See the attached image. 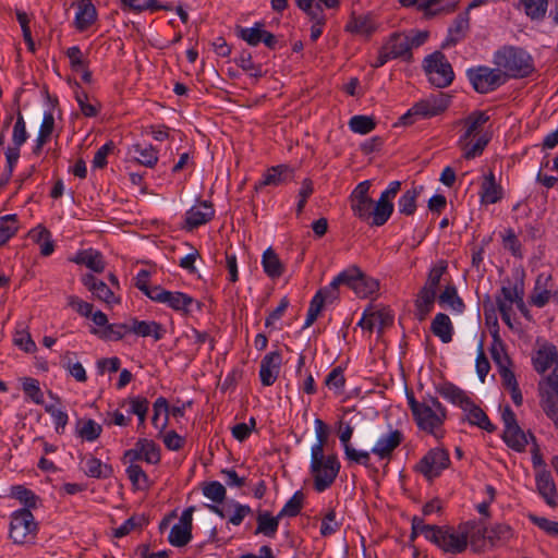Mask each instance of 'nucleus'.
<instances>
[{"label":"nucleus","mask_w":558,"mask_h":558,"mask_svg":"<svg viewBox=\"0 0 558 558\" xmlns=\"http://www.w3.org/2000/svg\"><path fill=\"white\" fill-rule=\"evenodd\" d=\"M383 47L387 50L392 59L400 58L407 62H410L413 58L410 37L402 33H392Z\"/></svg>","instance_id":"9b49d317"},{"label":"nucleus","mask_w":558,"mask_h":558,"mask_svg":"<svg viewBox=\"0 0 558 558\" xmlns=\"http://www.w3.org/2000/svg\"><path fill=\"white\" fill-rule=\"evenodd\" d=\"M379 289V281L364 274L361 269L356 279L354 292L359 298H368Z\"/></svg>","instance_id":"37998d69"},{"label":"nucleus","mask_w":558,"mask_h":558,"mask_svg":"<svg viewBox=\"0 0 558 558\" xmlns=\"http://www.w3.org/2000/svg\"><path fill=\"white\" fill-rule=\"evenodd\" d=\"M314 424L317 441L311 449L310 471L314 478V489L323 493L335 483L341 464L336 454H324L329 437L328 425L320 418H315Z\"/></svg>","instance_id":"f257e3e1"},{"label":"nucleus","mask_w":558,"mask_h":558,"mask_svg":"<svg viewBox=\"0 0 558 558\" xmlns=\"http://www.w3.org/2000/svg\"><path fill=\"white\" fill-rule=\"evenodd\" d=\"M11 497L17 499L24 508L31 509L37 508V502L39 501V497L29 488L24 485H14L10 489Z\"/></svg>","instance_id":"c03bdc74"},{"label":"nucleus","mask_w":558,"mask_h":558,"mask_svg":"<svg viewBox=\"0 0 558 558\" xmlns=\"http://www.w3.org/2000/svg\"><path fill=\"white\" fill-rule=\"evenodd\" d=\"M130 332L141 337H153L155 341L161 340L166 335L165 327L155 320L146 322L137 318L131 319Z\"/></svg>","instance_id":"412c9836"},{"label":"nucleus","mask_w":558,"mask_h":558,"mask_svg":"<svg viewBox=\"0 0 558 558\" xmlns=\"http://www.w3.org/2000/svg\"><path fill=\"white\" fill-rule=\"evenodd\" d=\"M463 411L468 412L466 420L471 425L477 426L487 433L496 430L497 427L490 422L484 410L475 404L473 400H471L470 405H464Z\"/></svg>","instance_id":"a878e982"},{"label":"nucleus","mask_w":558,"mask_h":558,"mask_svg":"<svg viewBox=\"0 0 558 558\" xmlns=\"http://www.w3.org/2000/svg\"><path fill=\"white\" fill-rule=\"evenodd\" d=\"M85 474L93 478H109L113 475V468L102 463L98 458L90 456L85 461Z\"/></svg>","instance_id":"4c0bfd02"},{"label":"nucleus","mask_w":558,"mask_h":558,"mask_svg":"<svg viewBox=\"0 0 558 558\" xmlns=\"http://www.w3.org/2000/svg\"><path fill=\"white\" fill-rule=\"evenodd\" d=\"M97 19V11L90 0H83L78 4L77 12L75 14L74 24L75 27L83 32L87 29Z\"/></svg>","instance_id":"7c9ffc66"},{"label":"nucleus","mask_w":558,"mask_h":558,"mask_svg":"<svg viewBox=\"0 0 558 558\" xmlns=\"http://www.w3.org/2000/svg\"><path fill=\"white\" fill-rule=\"evenodd\" d=\"M163 304H167L171 310L175 312H182L184 315L191 314L192 305H195L198 312L203 308V303L201 301H197L191 295L180 291H169Z\"/></svg>","instance_id":"6ab92c4d"},{"label":"nucleus","mask_w":558,"mask_h":558,"mask_svg":"<svg viewBox=\"0 0 558 558\" xmlns=\"http://www.w3.org/2000/svg\"><path fill=\"white\" fill-rule=\"evenodd\" d=\"M37 523L27 508L16 510L11 515L9 536L15 544H24L28 536H35Z\"/></svg>","instance_id":"1a4fd4ad"},{"label":"nucleus","mask_w":558,"mask_h":558,"mask_svg":"<svg viewBox=\"0 0 558 558\" xmlns=\"http://www.w3.org/2000/svg\"><path fill=\"white\" fill-rule=\"evenodd\" d=\"M549 0H520L519 7H522L524 13L532 21H543L547 13Z\"/></svg>","instance_id":"ea45409f"},{"label":"nucleus","mask_w":558,"mask_h":558,"mask_svg":"<svg viewBox=\"0 0 558 558\" xmlns=\"http://www.w3.org/2000/svg\"><path fill=\"white\" fill-rule=\"evenodd\" d=\"M393 213V204L392 202L384 201V198H379L376 203H374L372 208V221L371 226L380 227L384 226L390 216Z\"/></svg>","instance_id":"58836bf2"},{"label":"nucleus","mask_w":558,"mask_h":558,"mask_svg":"<svg viewBox=\"0 0 558 558\" xmlns=\"http://www.w3.org/2000/svg\"><path fill=\"white\" fill-rule=\"evenodd\" d=\"M534 369L538 374H544L551 365L558 361V352L555 345L548 344L541 348L532 359Z\"/></svg>","instance_id":"cd10ccee"},{"label":"nucleus","mask_w":558,"mask_h":558,"mask_svg":"<svg viewBox=\"0 0 558 558\" xmlns=\"http://www.w3.org/2000/svg\"><path fill=\"white\" fill-rule=\"evenodd\" d=\"M489 141L490 136H488L487 134H482L477 137L475 143H472L471 140H468L464 143H458V145L460 149L463 151V158L466 160H471L483 154Z\"/></svg>","instance_id":"a19ab883"},{"label":"nucleus","mask_w":558,"mask_h":558,"mask_svg":"<svg viewBox=\"0 0 558 558\" xmlns=\"http://www.w3.org/2000/svg\"><path fill=\"white\" fill-rule=\"evenodd\" d=\"M535 482L537 492L545 499L546 504L550 507H556L558 492L550 472L546 469L541 470L536 473Z\"/></svg>","instance_id":"f3484780"},{"label":"nucleus","mask_w":558,"mask_h":558,"mask_svg":"<svg viewBox=\"0 0 558 558\" xmlns=\"http://www.w3.org/2000/svg\"><path fill=\"white\" fill-rule=\"evenodd\" d=\"M125 472L134 489L147 490L150 487L148 475L141 465L131 463V465L126 468Z\"/></svg>","instance_id":"49530a36"},{"label":"nucleus","mask_w":558,"mask_h":558,"mask_svg":"<svg viewBox=\"0 0 558 558\" xmlns=\"http://www.w3.org/2000/svg\"><path fill=\"white\" fill-rule=\"evenodd\" d=\"M234 62L252 77L260 78L264 76L262 64H256L253 62L252 53L248 50H242L240 56L235 58Z\"/></svg>","instance_id":"de8ad7c7"},{"label":"nucleus","mask_w":558,"mask_h":558,"mask_svg":"<svg viewBox=\"0 0 558 558\" xmlns=\"http://www.w3.org/2000/svg\"><path fill=\"white\" fill-rule=\"evenodd\" d=\"M487 541L493 547L506 545L513 536V529L507 523H495L487 527Z\"/></svg>","instance_id":"72a5a7b5"},{"label":"nucleus","mask_w":558,"mask_h":558,"mask_svg":"<svg viewBox=\"0 0 558 558\" xmlns=\"http://www.w3.org/2000/svg\"><path fill=\"white\" fill-rule=\"evenodd\" d=\"M82 283L93 293L98 300L107 304H119L120 298H116L112 290L102 281L97 279L92 274H86L82 277Z\"/></svg>","instance_id":"dca6fc26"},{"label":"nucleus","mask_w":558,"mask_h":558,"mask_svg":"<svg viewBox=\"0 0 558 558\" xmlns=\"http://www.w3.org/2000/svg\"><path fill=\"white\" fill-rule=\"evenodd\" d=\"M123 10H128L135 13H142L144 11H171L172 4H161L158 0H120Z\"/></svg>","instance_id":"bb28decb"},{"label":"nucleus","mask_w":558,"mask_h":558,"mask_svg":"<svg viewBox=\"0 0 558 558\" xmlns=\"http://www.w3.org/2000/svg\"><path fill=\"white\" fill-rule=\"evenodd\" d=\"M476 527V521L470 520L459 525V531L450 525H434L430 543L442 553L459 555L466 550L469 545V531Z\"/></svg>","instance_id":"7ed1b4c3"},{"label":"nucleus","mask_w":558,"mask_h":558,"mask_svg":"<svg viewBox=\"0 0 558 558\" xmlns=\"http://www.w3.org/2000/svg\"><path fill=\"white\" fill-rule=\"evenodd\" d=\"M435 290L422 287L417 293V298L414 302L415 305V317L417 320L423 322L427 315L432 312L436 299Z\"/></svg>","instance_id":"b1692460"},{"label":"nucleus","mask_w":558,"mask_h":558,"mask_svg":"<svg viewBox=\"0 0 558 558\" xmlns=\"http://www.w3.org/2000/svg\"><path fill=\"white\" fill-rule=\"evenodd\" d=\"M264 272L271 279L281 277L284 272V265L272 247H268L262 256Z\"/></svg>","instance_id":"c85d7f7f"},{"label":"nucleus","mask_w":558,"mask_h":558,"mask_svg":"<svg viewBox=\"0 0 558 558\" xmlns=\"http://www.w3.org/2000/svg\"><path fill=\"white\" fill-rule=\"evenodd\" d=\"M143 460L149 464H158L161 460V451L158 444L151 439L140 438Z\"/></svg>","instance_id":"09e8293b"},{"label":"nucleus","mask_w":558,"mask_h":558,"mask_svg":"<svg viewBox=\"0 0 558 558\" xmlns=\"http://www.w3.org/2000/svg\"><path fill=\"white\" fill-rule=\"evenodd\" d=\"M192 539V530L174 524L169 533L168 542L175 547H183Z\"/></svg>","instance_id":"e2e57ef3"},{"label":"nucleus","mask_w":558,"mask_h":558,"mask_svg":"<svg viewBox=\"0 0 558 558\" xmlns=\"http://www.w3.org/2000/svg\"><path fill=\"white\" fill-rule=\"evenodd\" d=\"M450 96L445 93L430 95L426 99L415 102L404 114L399 118V124L412 125L416 118H433L447 110Z\"/></svg>","instance_id":"39448f33"},{"label":"nucleus","mask_w":558,"mask_h":558,"mask_svg":"<svg viewBox=\"0 0 558 558\" xmlns=\"http://www.w3.org/2000/svg\"><path fill=\"white\" fill-rule=\"evenodd\" d=\"M468 78L475 92L487 94L504 85L507 81L501 71L488 66L471 68L466 71Z\"/></svg>","instance_id":"0eeeda50"},{"label":"nucleus","mask_w":558,"mask_h":558,"mask_svg":"<svg viewBox=\"0 0 558 558\" xmlns=\"http://www.w3.org/2000/svg\"><path fill=\"white\" fill-rule=\"evenodd\" d=\"M480 194L484 204H495L502 198V187L496 182L492 170L484 175Z\"/></svg>","instance_id":"4be33fe9"},{"label":"nucleus","mask_w":558,"mask_h":558,"mask_svg":"<svg viewBox=\"0 0 558 558\" xmlns=\"http://www.w3.org/2000/svg\"><path fill=\"white\" fill-rule=\"evenodd\" d=\"M435 524H426L423 518L414 515L411 520V533L409 542L412 543L418 535H423L428 542L432 541Z\"/></svg>","instance_id":"4d7b16f0"},{"label":"nucleus","mask_w":558,"mask_h":558,"mask_svg":"<svg viewBox=\"0 0 558 558\" xmlns=\"http://www.w3.org/2000/svg\"><path fill=\"white\" fill-rule=\"evenodd\" d=\"M226 487L217 481L209 482L203 487L204 496L216 504H221L226 499Z\"/></svg>","instance_id":"69168bd1"},{"label":"nucleus","mask_w":558,"mask_h":558,"mask_svg":"<svg viewBox=\"0 0 558 558\" xmlns=\"http://www.w3.org/2000/svg\"><path fill=\"white\" fill-rule=\"evenodd\" d=\"M90 332L105 341H119L130 332V325L128 324H109L106 328L97 329L93 327Z\"/></svg>","instance_id":"e433bc0d"},{"label":"nucleus","mask_w":558,"mask_h":558,"mask_svg":"<svg viewBox=\"0 0 558 558\" xmlns=\"http://www.w3.org/2000/svg\"><path fill=\"white\" fill-rule=\"evenodd\" d=\"M282 356L279 351L267 353L260 361L259 378L263 386H271L278 378Z\"/></svg>","instance_id":"ddd939ff"},{"label":"nucleus","mask_w":558,"mask_h":558,"mask_svg":"<svg viewBox=\"0 0 558 558\" xmlns=\"http://www.w3.org/2000/svg\"><path fill=\"white\" fill-rule=\"evenodd\" d=\"M450 457L444 448H433L415 465V471L421 473L427 481L438 477L444 470L449 468Z\"/></svg>","instance_id":"6e6552de"},{"label":"nucleus","mask_w":558,"mask_h":558,"mask_svg":"<svg viewBox=\"0 0 558 558\" xmlns=\"http://www.w3.org/2000/svg\"><path fill=\"white\" fill-rule=\"evenodd\" d=\"M76 87L77 89L75 90V99L78 104L82 113L87 118L96 117L99 113L100 104H89L87 93L84 92L77 83Z\"/></svg>","instance_id":"13d9d810"},{"label":"nucleus","mask_w":558,"mask_h":558,"mask_svg":"<svg viewBox=\"0 0 558 558\" xmlns=\"http://www.w3.org/2000/svg\"><path fill=\"white\" fill-rule=\"evenodd\" d=\"M404 436L401 430L393 429L387 435H383L375 446L372 448V453L381 460H390L395 449H397L403 441Z\"/></svg>","instance_id":"f8f14e48"},{"label":"nucleus","mask_w":558,"mask_h":558,"mask_svg":"<svg viewBox=\"0 0 558 558\" xmlns=\"http://www.w3.org/2000/svg\"><path fill=\"white\" fill-rule=\"evenodd\" d=\"M215 216L214 205L210 201L199 202V207H192L185 214V228L187 230L196 229L209 222Z\"/></svg>","instance_id":"4468645a"},{"label":"nucleus","mask_w":558,"mask_h":558,"mask_svg":"<svg viewBox=\"0 0 558 558\" xmlns=\"http://www.w3.org/2000/svg\"><path fill=\"white\" fill-rule=\"evenodd\" d=\"M101 432V425L92 418L77 421L76 433L83 440L95 441L100 437Z\"/></svg>","instance_id":"79ce46f5"},{"label":"nucleus","mask_w":558,"mask_h":558,"mask_svg":"<svg viewBox=\"0 0 558 558\" xmlns=\"http://www.w3.org/2000/svg\"><path fill=\"white\" fill-rule=\"evenodd\" d=\"M489 120L485 111H474L470 113L463 121L465 125L464 133L460 136L458 143H464L475 136L480 129Z\"/></svg>","instance_id":"473e14b6"},{"label":"nucleus","mask_w":558,"mask_h":558,"mask_svg":"<svg viewBox=\"0 0 558 558\" xmlns=\"http://www.w3.org/2000/svg\"><path fill=\"white\" fill-rule=\"evenodd\" d=\"M407 399L417 427L436 438L442 437V435H438V430L447 418V410L441 409L439 412L432 409L426 401H417L413 392H408Z\"/></svg>","instance_id":"20e7f679"},{"label":"nucleus","mask_w":558,"mask_h":558,"mask_svg":"<svg viewBox=\"0 0 558 558\" xmlns=\"http://www.w3.org/2000/svg\"><path fill=\"white\" fill-rule=\"evenodd\" d=\"M377 28L375 21L369 15H351L347 23L345 32L371 36Z\"/></svg>","instance_id":"c756f323"},{"label":"nucleus","mask_w":558,"mask_h":558,"mask_svg":"<svg viewBox=\"0 0 558 558\" xmlns=\"http://www.w3.org/2000/svg\"><path fill=\"white\" fill-rule=\"evenodd\" d=\"M470 29V14L468 11L461 12L453 20L452 25L448 28V35L441 45V48L456 46L465 38Z\"/></svg>","instance_id":"2eb2a0df"},{"label":"nucleus","mask_w":558,"mask_h":558,"mask_svg":"<svg viewBox=\"0 0 558 558\" xmlns=\"http://www.w3.org/2000/svg\"><path fill=\"white\" fill-rule=\"evenodd\" d=\"M305 496L302 490H298L293 496L286 502L282 509L279 511V517L294 518L301 513L303 508Z\"/></svg>","instance_id":"864d4df0"},{"label":"nucleus","mask_w":558,"mask_h":558,"mask_svg":"<svg viewBox=\"0 0 558 558\" xmlns=\"http://www.w3.org/2000/svg\"><path fill=\"white\" fill-rule=\"evenodd\" d=\"M24 393L36 404L44 403V393L39 387V381L32 377L23 379Z\"/></svg>","instance_id":"0e129e2a"},{"label":"nucleus","mask_w":558,"mask_h":558,"mask_svg":"<svg viewBox=\"0 0 558 558\" xmlns=\"http://www.w3.org/2000/svg\"><path fill=\"white\" fill-rule=\"evenodd\" d=\"M424 70L428 75L430 84L438 88L449 86L454 78L450 62L440 51H435L424 59Z\"/></svg>","instance_id":"423d86ee"},{"label":"nucleus","mask_w":558,"mask_h":558,"mask_svg":"<svg viewBox=\"0 0 558 558\" xmlns=\"http://www.w3.org/2000/svg\"><path fill=\"white\" fill-rule=\"evenodd\" d=\"M524 299V288L523 281L520 280L515 282L512 287L502 286L500 289V293L496 295V304L498 311L501 315L502 320L506 325L512 328L510 312L512 310V304L515 303L517 307L523 306Z\"/></svg>","instance_id":"9d476101"},{"label":"nucleus","mask_w":558,"mask_h":558,"mask_svg":"<svg viewBox=\"0 0 558 558\" xmlns=\"http://www.w3.org/2000/svg\"><path fill=\"white\" fill-rule=\"evenodd\" d=\"M440 303H446L458 313H462L465 308L463 300L458 295L454 284H447L438 298Z\"/></svg>","instance_id":"8fccbe9b"},{"label":"nucleus","mask_w":558,"mask_h":558,"mask_svg":"<svg viewBox=\"0 0 558 558\" xmlns=\"http://www.w3.org/2000/svg\"><path fill=\"white\" fill-rule=\"evenodd\" d=\"M263 27L264 23L262 22H256L254 26L250 28L238 25L235 27V34L240 39L246 41L247 45L255 47L262 43Z\"/></svg>","instance_id":"a18cd8bd"},{"label":"nucleus","mask_w":558,"mask_h":558,"mask_svg":"<svg viewBox=\"0 0 558 558\" xmlns=\"http://www.w3.org/2000/svg\"><path fill=\"white\" fill-rule=\"evenodd\" d=\"M501 438L512 450L523 452L529 444L530 436L519 425H515L510 429L505 428Z\"/></svg>","instance_id":"2f4dec72"},{"label":"nucleus","mask_w":558,"mask_h":558,"mask_svg":"<svg viewBox=\"0 0 558 558\" xmlns=\"http://www.w3.org/2000/svg\"><path fill=\"white\" fill-rule=\"evenodd\" d=\"M325 385L329 389H333L336 392H342L345 385V377L343 375V368L336 366L325 378Z\"/></svg>","instance_id":"338daca9"},{"label":"nucleus","mask_w":558,"mask_h":558,"mask_svg":"<svg viewBox=\"0 0 558 558\" xmlns=\"http://www.w3.org/2000/svg\"><path fill=\"white\" fill-rule=\"evenodd\" d=\"M430 331L438 337L441 342L449 343L452 340L453 327L447 314L438 313L432 324Z\"/></svg>","instance_id":"f704fd0d"},{"label":"nucleus","mask_w":558,"mask_h":558,"mask_svg":"<svg viewBox=\"0 0 558 558\" xmlns=\"http://www.w3.org/2000/svg\"><path fill=\"white\" fill-rule=\"evenodd\" d=\"M494 343L490 349L492 357L499 369H501L502 366H510L511 365V359L509 355L505 352V347L502 341L499 338L498 331L496 330L493 333Z\"/></svg>","instance_id":"6e6d98bb"},{"label":"nucleus","mask_w":558,"mask_h":558,"mask_svg":"<svg viewBox=\"0 0 558 558\" xmlns=\"http://www.w3.org/2000/svg\"><path fill=\"white\" fill-rule=\"evenodd\" d=\"M69 260L77 265H85L87 268L98 274L104 272L106 267L102 254L93 248L81 250L75 256L70 257Z\"/></svg>","instance_id":"aec40b11"},{"label":"nucleus","mask_w":558,"mask_h":558,"mask_svg":"<svg viewBox=\"0 0 558 558\" xmlns=\"http://www.w3.org/2000/svg\"><path fill=\"white\" fill-rule=\"evenodd\" d=\"M423 185H413L407 190L398 201L399 213L405 216L414 215L416 210V199L423 192Z\"/></svg>","instance_id":"c9c22d12"},{"label":"nucleus","mask_w":558,"mask_h":558,"mask_svg":"<svg viewBox=\"0 0 558 558\" xmlns=\"http://www.w3.org/2000/svg\"><path fill=\"white\" fill-rule=\"evenodd\" d=\"M448 264L445 259L438 260L428 271L426 282L423 287L437 291L441 277L447 271Z\"/></svg>","instance_id":"680f3d73"},{"label":"nucleus","mask_w":558,"mask_h":558,"mask_svg":"<svg viewBox=\"0 0 558 558\" xmlns=\"http://www.w3.org/2000/svg\"><path fill=\"white\" fill-rule=\"evenodd\" d=\"M360 267L356 265H351L347 269L342 270L338 276H336L332 280V288H339L340 286H347L348 288L354 291L356 288V279L359 276Z\"/></svg>","instance_id":"5fc2aeb1"},{"label":"nucleus","mask_w":558,"mask_h":558,"mask_svg":"<svg viewBox=\"0 0 558 558\" xmlns=\"http://www.w3.org/2000/svg\"><path fill=\"white\" fill-rule=\"evenodd\" d=\"M133 150L140 155L137 161L145 167L153 168L158 162V151L153 145L143 147L141 144H135Z\"/></svg>","instance_id":"052dcab7"},{"label":"nucleus","mask_w":558,"mask_h":558,"mask_svg":"<svg viewBox=\"0 0 558 558\" xmlns=\"http://www.w3.org/2000/svg\"><path fill=\"white\" fill-rule=\"evenodd\" d=\"M527 518L549 536H558V522L532 513L529 514Z\"/></svg>","instance_id":"774afa93"},{"label":"nucleus","mask_w":558,"mask_h":558,"mask_svg":"<svg viewBox=\"0 0 558 558\" xmlns=\"http://www.w3.org/2000/svg\"><path fill=\"white\" fill-rule=\"evenodd\" d=\"M351 131L357 134H368L376 128V121L369 116H353L349 121Z\"/></svg>","instance_id":"bf43d9fd"},{"label":"nucleus","mask_w":558,"mask_h":558,"mask_svg":"<svg viewBox=\"0 0 558 558\" xmlns=\"http://www.w3.org/2000/svg\"><path fill=\"white\" fill-rule=\"evenodd\" d=\"M437 392L453 404L459 405L462 410L464 405L471 404V398L463 389L450 381H446L436 387Z\"/></svg>","instance_id":"5701e85b"},{"label":"nucleus","mask_w":558,"mask_h":558,"mask_svg":"<svg viewBox=\"0 0 558 558\" xmlns=\"http://www.w3.org/2000/svg\"><path fill=\"white\" fill-rule=\"evenodd\" d=\"M294 177V171L291 167L287 165H278L269 168L266 173L263 175V179L255 185V189L258 190L268 185H280L291 181Z\"/></svg>","instance_id":"a211bd4d"},{"label":"nucleus","mask_w":558,"mask_h":558,"mask_svg":"<svg viewBox=\"0 0 558 558\" xmlns=\"http://www.w3.org/2000/svg\"><path fill=\"white\" fill-rule=\"evenodd\" d=\"M494 63L498 66L506 80L524 78L530 76L534 70L532 56L523 48L504 47L495 53Z\"/></svg>","instance_id":"f03ea898"},{"label":"nucleus","mask_w":558,"mask_h":558,"mask_svg":"<svg viewBox=\"0 0 558 558\" xmlns=\"http://www.w3.org/2000/svg\"><path fill=\"white\" fill-rule=\"evenodd\" d=\"M19 231L17 216L10 214L1 217L0 221V246L4 245Z\"/></svg>","instance_id":"3c124183"},{"label":"nucleus","mask_w":558,"mask_h":558,"mask_svg":"<svg viewBox=\"0 0 558 558\" xmlns=\"http://www.w3.org/2000/svg\"><path fill=\"white\" fill-rule=\"evenodd\" d=\"M148 522V517H146L144 513L134 514L130 517L128 520H125L121 526L114 530L113 536L118 538L123 537L133 530L142 529L143 526L147 525Z\"/></svg>","instance_id":"603ef678"},{"label":"nucleus","mask_w":558,"mask_h":558,"mask_svg":"<svg viewBox=\"0 0 558 558\" xmlns=\"http://www.w3.org/2000/svg\"><path fill=\"white\" fill-rule=\"evenodd\" d=\"M281 517L272 515L267 510H259L256 515L257 526L254 534H263L267 537H275L278 532Z\"/></svg>","instance_id":"393cba45"}]
</instances>
